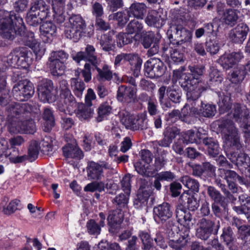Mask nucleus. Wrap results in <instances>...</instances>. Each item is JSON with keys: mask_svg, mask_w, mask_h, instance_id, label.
Wrapping results in <instances>:
<instances>
[{"mask_svg": "<svg viewBox=\"0 0 250 250\" xmlns=\"http://www.w3.org/2000/svg\"><path fill=\"white\" fill-rule=\"evenodd\" d=\"M32 56L31 52L25 49H16L4 59V62H6L8 65L14 67L27 68L33 62Z\"/></svg>", "mask_w": 250, "mask_h": 250, "instance_id": "nucleus-4", "label": "nucleus"}, {"mask_svg": "<svg viewBox=\"0 0 250 250\" xmlns=\"http://www.w3.org/2000/svg\"><path fill=\"white\" fill-rule=\"evenodd\" d=\"M153 212L154 219L158 223L161 221L165 222L172 215L170 205L167 203H163L154 208Z\"/></svg>", "mask_w": 250, "mask_h": 250, "instance_id": "nucleus-16", "label": "nucleus"}, {"mask_svg": "<svg viewBox=\"0 0 250 250\" xmlns=\"http://www.w3.org/2000/svg\"><path fill=\"white\" fill-rule=\"evenodd\" d=\"M121 123L125 126L126 128L134 129L138 128L140 124L137 123L133 115L130 114L125 110H122L119 113Z\"/></svg>", "mask_w": 250, "mask_h": 250, "instance_id": "nucleus-22", "label": "nucleus"}, {"mask_svg": "<svg viewBox=\"0 0 250 250\" xmlns=\"http://www.w3.org/2000/svg\"><path fill=\"white\" fill-rule=\"evenodd\" d=\"M105 165H100L93 161L88 162L86 167L87 177L90 180H100L103 176V168Z\"/></svg>", "mask_w": 250, "mask_h": 250, "instance_id": "nucleus-21", "label": "nucleus"}, {"mask_svg": "<svg viewBox=\"0 0 250 250\" xmlns=\"http://www.w3.org/2000/svg\"><path fill=\"white\" fill-rule=\"evenodd\" d=\"M71 85L75 95L81 98L85 89L84 83L76 78H72L71 79Z\"/></svg>", "mask_w": 250, "mask_h": 250, "instance_id": "nucleus-47", "label": "nucleus"}, {"mask_svg": "<svg viewBox=\"0 0 250 250\" xmlns=\"http://www.w3.org/2000/svg\"><path fill=\"white\" fill-rule=\"evenodd\" d=\"M131 175L130 174L125 175L121 181L122 188L125 193L130 194L131 191Z\"/></svg>", "mask_w": 250, "mask_h": 250, "instance_id": "nucleus-62", "label": "nucleus"}, {"mask_svg": "<svg viewBox=\"0 0 250 250\" xmlns=\"http://www.w3.org/2000/svg\"><path fill=\"white\" fill-rule=\"evenodd\" d=\"M139 237L143 243V250H150L152 246V239L149 233L144 230H141L139 232Z\"/></svg>", "mask_w": 250, "mask_h": 250, "instance_id": "nucleus-50", "label": "nucleus"}, {"mask_svg": "<svg viewBox=\"0 0 250 250\" xmlns=\"http://www.w3.org/2000/svg\"><path fill=\"white\" fill-rule=\"evenodd\" d=\"M0 15L3 16L0 21V34L3 37L12 40L16 34L24 32L23 20L14 12L0 11Z\"/></svg>", "mask_w": 250, "mask_h": 250, "instance_id": "nucleus-2", "label": "nucleus"}, {"mask_svg": "<svg viewBox=\"0 0 250 250\" xmlns=\"http://www.w3.org/2000/svg\"><path fill=\"white\" fill-rule=\"evenodd\" d=\"M98 65L94 66L97 70L98 74L97 79L99 81H109L110 80L113 76L112 72L110 70V67L104 64L102 68L101 69L98 67Z\"/></svg>", "mask_w": 250, "mask_h": 250, "instance_id": "nucleus-39", "label": "nucleus"}, {"mask_svg": "<svg viewBox=\"0 0 250 250\" xmlns=\"http://www.w3.org/2000/svg\"><path fill=\"white\" fill-rule=\"evenodd\" d=\"M86 27L84 21L80 15H74L70 17L66 23L64 30L65 35L68 39L77 41L81 37L82 33Z\"/></svg>", "mask_w": 250, "mask_h": 250, "instance_id": "nucleus-5", "label": "nucleus"}, {"mask_svg": "<svg viewBox=\"0 0 250 250\" xmlns=\"http://www.w3.org/2000/svg\"><path fill=\"white\" fill-rule=\"evenodd\" d=\"M49 14V6L42 0H35L30 8V12L27 17V22L31 25L35 26L39 20L46 18Z\"/></svg>", "mask_w": 250, "mask_h": 250, "instance_id": "nucleus-6", "label": "nucleus"}, {"mask_svg": "<svg viewBox=\"0 0 250 250\" xmlns=\"http://www.w3.org/2000/svg\"><path fill=\"white\" fill-rule=\"evenodd\" d=\"M203 142L209 155L215 157L219 154L220 149L218 144L212 138H205L203 139Z\"/></svg>", "mask_w": 250, "mask_h": 250, "instance_id": "nucleus-37", "label": "nucleus"}, {"mask_svg": "<svg viewBox=\"0 0 250 250\" xmlns=\"http://www.w3.org/2000/svg\"><path fill=\"white\" fill-rule=\"evenodd\" d=\"M181 182L186 187L193 192H198L199 184L196 180L191 178L188 176H185L181 178Z\"/></svg>", "mask_w": 250, "mask_h": 250, "instance_id": "nucleus-46", "label": "nucleus"}, {"mask_svg": "<svg viewBox=\"0 0 250 250\" xmlns=\"http://www.w3.org/2000/svg\"><path fill=\"white\" fill-rule=\"evenodd\" d=\"M56 32L57 27L52 22H44L40 26V36L44 42H51Z\"/></svg>", "mask_w": 250, "mask_h": 250, "instance_id": "nucleus-18", "label": "nucleus"}, {"mask_svg": "<svg viewBox=\"0 0 250 250\" xmlns=\"http://www.w3.org/2000/svg\"><path fill=\"white\" fill-rule=\"evenodd\" d=\"M230 98L227 96L221 97L218 103L219 111L221 113H224L229 111L230 106Z\"/></svg>", "mask_w": 250, "mask_h": 250, "instance_id": "nucleus-58", "label": "nucleus"}, {"mask_svg": "<svg viewBox=\"0 0 250 250\" xmlns=\"http://www.w3.org/2000/svg\"><path fill=\"white\" fill-rule=\"evenodd\" d=\"M28 114H25L24 118H21L17 123V126L21 127L22 129L17 132H10L11 134H17L19 133H25L32 134L35 132L36 126L35 123L32 119H26Z\"/></svg>", "mask_w": 250, "mask_h": 250, "instance_id": "nucleus-27", "label": "nucleus"}, {"mask_svg": "<svg viewBox=\"0 0 250 250\" xmlns=\"http://www.w3.org/2000/svg\"><path fill=\"white\" fill-rule=\"evenodd\" d=\"M187 239L182 237L176 240H170L169 245L170 247L177 250H180L184 247L187 245Z\"/></svg>", "mask_w": 250, "mask_h": 250, "instance_id": "nucleus-60", "label": "nucleus"}, {"mask_svg": "<svg viewBox=\"0 0 250 250\" xmlns=\"http://www.w3.org/2000/svg\"><path fill=\"white\" fill-rule=\"evenodd\" d=\"M69 57V55L62 50L52 51L49 57V60L57 61L64 63Z\"/></svg>", "mask_w": 250, "mask_h": 250, "instance_id": "nucleus-53", "label": "nucleus"}, {"mask_svg": "<svg viewBox=\"0 0 250 250\" xmlns=\"http://www.w3.org/2000/svg\"><path fill=\"white\" fill-rule=\"evenodd\" d=\"M93 114L94 109L91 106L84 105V104L78 105L76 115L80 120H89L93 117Z\"/></svg>", "mask_w": 250, "mask_h": 250, "instance_id": "nucleus-34", "label": "nucleus"}, {"mask_svg": "<svg viewBox=\"0 0 250 250\" xmlns=\"http://www.w3.org/2000/svg\"><path fill=\"white\" fill-rule=\"evenodd\" d=\"M158 34H155L153 32H147L144 35L142 40V44L146 48H149L151 44L154 43V39L156 38Z\"/></svg>", "mask_w": 250, "mask_h": 250, "instance_id": "nucleus-56", "label": "nucleus"}, {"mask_svg": "<svg viewBox=\"0 0 250 250\" xmlns=\"http://www.w3.org/2000/svg\"><path fill=\"white\" fill-rule=\"evenodd\" d=\"M176 217L178 222L187 229H189L192 226L190 213L181 207L178 208L176 210Z\"/></svg>", "mask_w": 250, "mask_h": 250, "instance_id": "nucleus-28", "label": "nucleus"}, {"mask_svg": "<svg viewBox=\"0 0 250 250\" xmlns=\"http://www.w3.org/2000/svg\"><path fill=\"white\" fill-rule=\"evenodd\" d=\"M126 33H120L117 35V43L119 47H122L125 44H128L132 41V37Z\"/></svg>", "mask_w": 250, "mask_h": 250, "instance_id": "nucleus-55", "label": "nucleus"}, {"mask_svg": "<svg viewBox=\"0 0 250 250\" xmlns=\"http://www.w3.org/2000/svg\"><path fill=\"white\" fill-rule=\"evenodd\" d=\"M145 21L148 26L157 28H159L165 24L164 18L161 17L159 12L155 10H152L148 13Z\"/></svg>", "mask_w": 250, "mask_h": 250, "instance_id": "nucleus-29", "label": "nucleus"}, {"mask_svg": "<svg viewBox=\"0 0 250 250\" xmlns=\"http://www.w3.org/2000/svg\"><path fill=\"white\" fill-rule=\"evenodd\" d=\"M124 61L129 62L133 76L138 77L142 64V60L139 56L134 54L122 53L115 57L114 64L115 66H118Z\"/></svg>", "mask_w": 250, "mask_h": 250, "instance_id": "nucleus-10", "label": "nucleus"}, {"mask_svg": "<svg viewBox=\"0 0 250 250\" xmlns=\"http://www.w3.org/2000/svg\"><path fill=\"white\" fill-rule=\"evenodd\" d=\"M216 111L214 105L201 102L199 108L196 107V110L194 109L193 112L199 116L209 118L215 114Z\"/></svg>", "mask_w": 250, "mask_h": 250, "instance_id": "nucleus-30", "label": "nucleus"}, {"mask_svg": "<svg viewBox=\"0 0 250 250\" xmlns=\"http://www.w3.org/2000/svg\"><path fill=\"white\" fill-rule=\"evenodd\" d=\"M247 205L244 203L241 207H234L233 209L238 214L250 213V197L246 198Z\"/></svg>", "mask_w": 250, "mask_h": 250, "instance_id": "nucleus-64", "label": "nucleus"}, {"mask_svg": "<svg viewBox=\"0 0 250 250\" xmlns=\"http://www.w3.org/2000/svg\"><path fill=\"white\" fill-rule=\"evenodd\" d=\"M19 201L15 200L9 203L6 208L3 206V203H2L0 207H2V212L5 214H10L15 212L18 208Z\"/></svg>", "mask_w": 250, "mask_h": 250, "instance_id": "nucleus-59", "label": "nucleus"}, {"mask_svg": "<svg viewBox=\"0 0 250 250\" xmlns=\"http://www.w3.org/2000/svg\"><path fill=\"white\" fill-rule=\"evenodd\" d=\"M105 216L104 213H99V218L97 220H90L87 222L88 232L91 235H98L100 233L101 227L105 225Z\"/></svg>", "mask_w": 250, "mask_h": 250, "instance_id": "nucleus-20", "label": "nucleus"}, {"mask_svg": "<svg viewBox=\"0 0 250 250\" xmlns=\"http://www.w3.org/2000/svg\"><path fill=\"white\" fill-rule=\"evenodd\" d=\"M144 70L146 77L154 78L162 76L165 72V67L159 59H152L145 63Z\"/></svg>", "mask_w": 250, "mask_h": 250, "instance_id": "nucleus-14", "label": "nucleus"}, {"mask_svg": "<svg viewBox=\"0 0 250 250\" xmlns=\"http://www.w3.org/2000/svg\"><path fill=\"white\" fill-rule=\"evenodd\" d=\"M221 238L223 239L229 249H234L236 246L234 245V237L231 229L228 227L223 229Z\"/></svg>", "mask_w": 250, "mask_h": 250, "instance_id": "nucleus-45", "label": "nucleus"}, {"mask_svg": "<svg viewBox=\"0 0 250 250\" xmlns=\"http://www.w3.org/2000/svg\"><path fill=\"white\" fill-rule=\"evenodd\" d=\"M62 151L64 156L66 158L80 159L83 157V152L75 142L65 146L62 148Z\"/></svg>", "mask_w": 250, "mask_h": 250, "instance_id": "nucleus-25", "label": "nucleus"}, {"mask_svg": "<svg viewBox=\"0 0 250 250\" xmlns=\"http://www.w3.org/2000/svg\"><path fill=\"white\" fill-rule=\"evenodd\" d=\"M203 138L201 130H189L187 131L184 136V140L182 141L184 143H199L200 140Z\"/></svg>", "mask_w": 250, "mask_h": 250, "instance_id": "nucleus-36", "label": "nucleus"}, {"mask_svg": "<svg viewBox=\"0 0 250 250\" xmlns=\"http://www.w3.org/2000/svg\"><path fill=\"white\" fill-rule=\"evenodd\" d=\"M167 35L171 44H182L191 41L192 32L181 25H172L167 32Z\"/></svg>", "mask_w": 250, "mask_h": 250, "instance_id": "nucleus-7", "label": "nucleus"}, {"mask_svg": "<svg viewBox=\"0 0 250 250\" xmlns=\"http://www.w3.org/2000/svg\"><path fill=\"white\" fill-rule=\"evenodd\" d=\"M41 149V143L37 141H32L28 149V156L31 160L37 158Z\"/></svg>", "mask_w": 250, "mask_h": 250, "instance_id": "nucleus-48", "label": "nucleus"}, {"mask_svg": "<svg viewBox=\"0 0 250 250\" xmlns=\"http://www.w3.org/2000/svg\"><path fill=\"white\" fill-rule=\"evenodd\" d=\"M66 84L65 81L61 82L60 86L61 93L60 99L57 102V105L61 111L70 114L74 111L76 106V103L70 91L66 86Z\"/></svg>", "mask_w": 250, "mask_h": 250, "instance_id": "nucleus-8", "label": "nucleus"}, {"mask_svg": "<svg viewBox=\"0 0 250 250\" xmlns=\"http://www.w3.org/2000/svg\"><path fill=\"white\" fill-rule=\"evenodd\" d=\"M27 36L26 45L33 50L37 59H40L44 55L46 51L45 44L35 39L34 34L32 32H28Z\"/></svg>", "mask_w": 250, "mask_h": 250, "instance_id": "nucleus-15", "label": "nucleus"}, {"mask_svg": "<svg viewBox=\"0 0 250 250\" xmlns=\"http://www.w3.org/2000/svg\"><path fill=\"white\" fill-rule=\"evenodd\" d=\"M242 58V54L240 52L225 53L220 58L218 62L224 69H228L237 64Z\"/></svg>", "mask_w": 250, "mask_h": 250, "instance_id": "nucleus-17", "label": "nucleus"}, {"mask_svg": "<svg viewBox=\"0 0 250 250\" xmlns=\"http://www.w3.org/2000/svg\"><path fill=\"white\" fill-rule=\"evenodd\" d=\"M43 119L44 120L43 130L45 132H49L54 125V119L52 111L50 109L46 108L44 109Z\"/></svg>", "mask_w": 250, "mask_h": 250, "instance_id": "nucleus-41", "label": "nucleus"}, {"mask_svg": "<svg viewBox=\"0 0 250 250\" xmlns=\"http://www.w3.org/2000/svg\"><path fill=\"white\" fill-rule=\"evenodd\" d=\"M123 219V214L120 210L116 209L110 212L107 218L108 223L110 226L109 231L117 232Z\"/></svg>", "mask_w": 250, "mask_h": 250, "instance_id": "nucleus-19", "label": "nucleus"}, {"mask_svg": "<svg viewBox=\"0 0 250 250\" xmlns=\"http://www.w3.org/2000/svg\"><path fill=\"white\" fill-rule=\"evenodd\" d=\"M213 223L210 221L202 219L200 222V226L196 230V236L202 240H207L212 232Z\"/></svg>", "mask_w": 250, "mask_h": 250, "instance_id": "nucleus-23", "label": "nucleus"}, {"mask_svg": "<svg viewBox=\"0 0 250 250\" xmlns=\"http://www.w3.org/2000/svg\"><path fill=\"white\" fill-rule=\"evenodd\" d=\"M38 90L39 98L42 102L52 103L56 101V91L53 89L51 80H42L38 86Z\"/></svg>", "mask_w": 250, "mask_h": 250, "instance_id": "nucleus-11", "label": "nucleus"}, {"mask_svg": "<svg viewBox=\"0 0 250 250\" xmlns=\"http://www.w3.org/2000/svg\"><path fill=\"white\" fill-rule=\"evenodd\" d=\"M212 127L218 126L217 130L220 132L224 142L227 146L239 147V136L237 129L230 120H218L212 124Z\"/></svg>", "mask_w": 250, "mask_h": 250, "instance_id": "nucleus-3", "label": "nucleus"}, {"mask_svg": "<svg viewBox=\"0 0 250 250\" xmlns=\"http://www.w3.org/2000/svg\"><path fill=\"white\" fill-rule=\"evenodd\" d=\"M130 17H131V15H129L127 10L117 12V21L118 25L120 26H124L128 21Z\"/></svg>", "mask_w": 250, "mask_h": 250, "instance_id": "nucleus-63", "label": "nucleus"}, {"mask_svg": "<svg viewBox=\"0 0 250 250\" xmlns=\"http://www.w3.org/2000/svg\"><path fill=\"white\" fill-rule=\"evenodd\" d=\"M112 108L107 103H104L98 109L97 121L101 122L105 119L111 112Z\"/></svg>", "mask_w": 250, "mask_h": 250, "instance_id": "nucleus-44", "label": "nucleus"}, {"mask_svg": "<svg viewBox=\"0 0 250 250\" xmlns=\"http://www.w3.org/2000/svg\"><path fill=\"white\" fill-rule=\"evenodd\" d=\"M153 155L148 150L141 151V160L134 164L136 171L140 175L145 176H152L155 171H157L160 167L153 168L150 163L151 162Z\"/></svg>", "mask_w": 250, "mask_h": 250, "instance_id": "nucleus-9", "label": "nucleus"}, {"mask_svg": "<svg viewBox=\"0 0 250 250\" xmlns=\"http://www.w3.org/2000/svg\"><path fill=\"white\" fill-rule=\"evenodd\" d=\"M204 67L202 66H189L188 69L192 75L190 78V74L185 72V67H181L173 72L172 81L173 83L179 82L184 89L187 92V97L188 101L198 99L201 93L207 89L203 83L199 80V77L204 72Z\"/></svg>", "mask_w": 250, "mask_h": 250, "instance_id": "nucleus-1", "label": "nucleus"}, {"mask_svg": "<svg viewBox=\"0 0 250 250\" xmlns=\"http://www.w3.org/2000/svg\"><path fill=\"white\" fill-rule=\"evenodd\" d=\"M151 194V191L149 190L140 188L137 195V200L135 202L137 207L139 203L141 206H145L147 204V200Z\"/></svg>", "mask_w": 250, "mask_h": 250, "instance_id": "nucleus-52", "label": "nucleus"}, {"mask_svg": "<svg viewBox=\"0 0 250 250\" xmlns=\"http://www.w3.org/2000/svg\"><path fill=\"white\" fill-rule=\"evenodd\" d=\"M166 91V87L165 86H161L158 91V97L162 107L164 110H167L170 107L171 104L169 102L166 101L165 99Z\"/></svg>", "mask_w": 250, "mask_h": 250, "instance_id": "nucleus-54", "label": "nucleus"}, {"mask_svg": "<svg viewBox=\"0 0 250 250\" xmlns=\"http://www.w3.org/2000/svg\"><path fill=\"white\" fill-rule=\"evenodd\" d=\"M248 72H250V62L246 66H240L233 70L229 76L232 83H239L242 82Z\"/></svg>", "mask_w": 250, "mask_h": 250, "instance_id": "nucleus-26", "label": "nucleus"}, {"mask_svg": "<svg viewBox=\"0 0 250 250\" xmlns=\"http://www.w3.org/2000/svg\"><path fill=\"white\" fill-rule=\"evenodd\" d=\"M127 12L131 15V17H133L138 19H143L144 15L146 13V7L143 3H134L131 5Z\"/></svg>", "mask_w": 250, "mask_h": 250, "instance_id": "nucleus-33", "label": "nucleus"}, {"mask_svg": "<svg viewBox=\"0 0 250 250\" xmlns=\"http://www.w3.org/2000/svg\"><path fill=\"white\" fill-rule=\"evenodd\" d=\"M229 159L239 167L247 168L250 166V158L243 152H240L237 156L232 154Z\"/></svg>", "mask_w": 250, "mask_h": 250, "instance_id": "nucleus-32", "label": "nucleus"}, {"mask_svg": "<svg viewBox=\"0 0 250 250\" xmlns=\"http://www.w3.org/2000/svg\"><path fill=\"white\" fill-rule=\"evenodd\" d=\"M100 43L104 51H109L114 48V42L109 34L103 35L101 37Z\"/></svg>", "mask_w": 250, "mask_h": 250, "instance_id": "nucleus-49", "label": "nucleus"}, {"mask_svg": "<svg viewBox=\"0 0 250 250\" xmlns=\"http://www.w3.org/2000/svg\"><path fill=\"white\" fill-rule=\"evenodd\" d=\"M234 224L237 227L239 232L243 235L246 236L250 235V226L246 225H241V221L238 218L234 219Z\"/></svg>", "mask_w": 250, "mask_h": 250, "instance_id": "nucleus-61", "label": "nucleus"}, {"mask_svg": "<svg viewBox=\"0 0 250 250\" xmlns=\"http://www.w3.org/2000/svg\"><path fill=\"white\" fill-rule=\"evenodd\" d=\"M137 89L135 87H126L124 85L120 86L118 90L117 98L118 100L122 101L123 99H133L135 97Z\"/></svg>", "mask_w": 250, "mask_h": 250, "instance_id": "nucleus-31", "label": "nucleus"}, {"mask_svg": "<svg viewBox=\"0 0 250 250\" xmlns=\"http://www.w3.org/2000/svg\"><path fill=\"white\" fill-rule=\"evenodd\" d=\"M218 174L219 176L226 180L227 183L235 182L239 178L238 175L234 171L226 170L222 168L218 170Z\"/></svg>", "mask_w": 250, "mask_h": 250, "instance_id": "nucleus-43", "label": "nucleus"}, {"mask_svg": "<svg viewBox=\"0 0 250 250\" xmlns=\"http://www.w3.org/2000/svg\"><path fill=\"white\" fill-rule=\"evenodd\" d=\"M34 88L32 83L23 80L16 84L13 88L14 96L19 101H26L34 93Z\"/></svg>", "mask_w": 250, "mask_h": 250, "instance_id": "nucleus-13", "label": "nucleus"}, {"mask_svg": "<svg viewBox=\"0 0 250 250\" xmlns=\"http://www.w3.org/2000/svg\"><path fill=\"white\" fill-rule=\"evenodd\" d=\"M249 28L246 24L242 23L239 24L233 29L230 36L232 40L237 43H242L246 39Z\"/></svg>", "mask_w": 250, "mask_h": 250, "instance_id": "nucleus-24", "label": "nucleus"}, {"mask_svg": "<svg viewBox=\"0 0 250 250\" xmlns=\"http://www.w3.org/2000/svg\"><path fill=\"white\" fill-rule=\"evenodd\" d=\"M221 18L226 24H233L238 19V15L235 10L228 9L222 14Z\"/></svg>", "mask_w": 250, "mask_h": 250, "instance_id": "nucleus-51", "label": "nucleus"}, {"mask_svg": "<svg viewBox=\"0 0 250 250\" xmlns=\"http://www.w3.org/2000/svg\"><path fill=\"white\" fill-rule=\"evenodd\" d=\"M72 57L78 63H79L81 61H84L88 62L93 66L98 65L101 62L100 59L97 56L95 48L90 44L86 45L84 51H80L76 54H73Z\"/></svg>", "mask_w": 250, "mask_h": 250, "instance_id": "nucleus-12", "label": "nucleus"}, {"mask_svg": "<svg viewBox=\"0 0 250 250\" xmlns=\"http://www.w3.org/2000/svg\"><path fill=\"white\" fill-rule=\"evenodd\" d=\"M96 250H121V249L116 243L110 244L106 241L102 240L99 243Z\"/></svg>", "mask_w": 250, "mask_h": 250, "instance_id": "nucleus-57", "label": "nucleus"}, {"mask_svg": "<svg viewBox=\"0 0 250 250\" xmlns=\"http://www.w3.org/2000/svg\"><path fill=\"white\" fill-rule=\"evenodd\" d=\"M64 4L65 0H52V7L55 13L54 18L59 22H62L64 20L62 15Z\"/></svg>", "mask_w": 250, "mask_h": 250, "instance_id": "nucleus-35", "label": "nucleus"}, {"mask_svg": "<svg viewBox=\"0 0 250 250\" xmlns=\"http://www.w3.org/2000/svg\"><path fill=\"white\" fill-rule=\"evenodd\" d=\"M167 95L170 100L179 103L181 99L182 92L178 86L173 85L168 86L167 90Z\"/></svg>", "mask_w": 250, "mask_h": 250, "instance_id": "nucleus-40", "label": "nucleus"}, {"mask_svg": "<svg viewBox=\"0 0 250 250\" xmlns=\"http://www.w3.org/2000/svg\"><path fill=\"white\" fill-rule=\"evenodd\" d=\"M48 64L51 74L55 76L62 75L65 69V63L49 59Z\"/></svg>", "mask_w": 250, "mask_h": 250, "instance_id": "nucleus-38", "label": "nucleus"}, {"mask_svg": "<svg viewBox=\"0 0 250 250\" xmlns=\"http://www.w3.org/2000/svg\"><path fill=\"white\" fill-rule=\"evenodd\" d=\"M143 26L142 24L137 20H133L130 21L126 28V32L130 35L135 34L137 36L141 34L143 31Z\"/></svg>", "mask_w": 250, "mask_h": 250, "instance_id": "nucleus-42", "label": "nucleus"}]
</instances>
